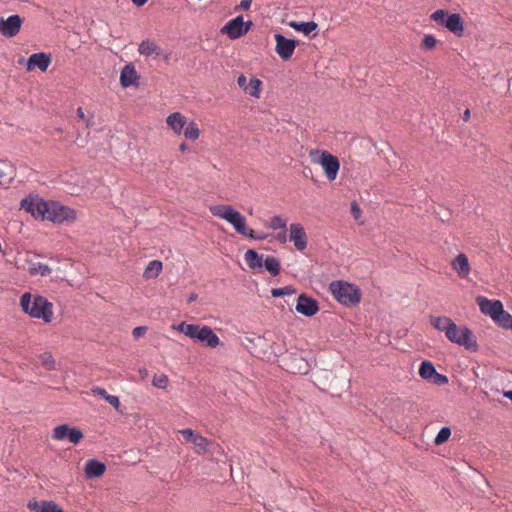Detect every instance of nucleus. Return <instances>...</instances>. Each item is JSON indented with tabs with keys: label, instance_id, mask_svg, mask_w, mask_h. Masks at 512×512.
I'll use <instances>...</instances> for the list:
<instances>
[{
	"label": "nucleus",
	"instance_id": "1",
	"mask_svg": "<svg viewBox=\"0 0 512 512\" xmlns=\"http://www.w3.org/2000/svg\"><path fill=\"white\" fill-rule=\"evenodd\" d=\"M22 310L29 316L42 319L50 323L53 318V304L41 295L33 296L30 292L24 293L20 298Z\"/></svg>",
	"mask_w": 512,
	"mask_h": 512
},
{
	"label": "nucleus",
	"instance_id": "2",
	"mask_svg": "<svg viewBox=\"0 0 512 512\" xmlns=\"http://www.w3.org/2000/svg\"><path fill=\"white\" fill-rule=\"evenodd\" d=\"M177 330L185 336L193 339L194 341L203 343L207 347L215 348L220 345L219 337L214 333L209 326H200L197 324H188L181 322L177 326Z\"/></svg>",
	"mask_w": 512,
	"mask_h": 512
},
{
	"label": "nucleus",
	"instance_id": "3",
	"mask_svg": "<svg viewBox=\"0 0 512 512\" xmlns=\"http://www.w3.org/2000/svg\"><path fill=\"white\" fill-rule=\"evenodd\" d=\"M329 290L339 303L347 307H354L359 304L362 296L361 290L358 286L345 281L331 282Z\"/></svg>",
	"mask_w": 512,
	"mask_h": 512
},
{
	"label": "nucleus",
	"instance_id": "4",
	"mask_svg": "<svg viewBox=\"0 0 512 512\" xmlns=\"http://www.w3.org/2000/svg\"><path fill=\"white\" fill-rule=\"evenodd\" d=\"M446 338L459 346H463L470 352H477L479 345L476 337L467 326L459 327L453 320L446 326Z\"/></svg>",
	"mask_w": 512,
	"mask_h": 512
},
{
	"label": "nucleus",
	"instance_id": "5",
	"mask_svg": "<svg viewBox=\"0 0 512 512\" xmlns=\"http://www.w3.org/2000/svg\"><path fill=\"white\" fill-rule=\"evenodd\" d=\"M431 20L439 25L447 28L457 37H462L464 34V22L460 14L449 13L447 10L438 9L430 16Z\"/></svg>",
	"mask_w": 512,
	"mask_h": 512
},
{
	"label": "nucleus",
	"instance_id": "6",
	"mask_svg": "<svg viewBox=\"0 0 512 512\" xmlns=\"http://www.w3.org/2000/svg\"><path fill=\"white\" fill-rule=\"evenodd\" d=\"M21 209L30 213L35 219L46 220L47 211H49V201L36 197H27L21 200Z\"/></svg>",
	"mask_w": 512,
	"mask_h": 512
},
{
	"label": "nucleus",
	"instance_id": "7",
	"mask_svg": "<svg viewBox=\"0 0 512 512\" xmlns=\"http://www.w3.org/2000/svg\"><path fill=\"white\" fill-rule=\"evenodd\" d=\"M283 367L290 373L305 375L309 372L310 365L299 353H285L281 359Z\"/></svg>",
	"mask_w": 512,
	"mask_h": 512
},
{
	"label": "nucleus",
	"instance_id": "8",
	"mask_svg": "<svg viewBox=\"0 0 512 512\" xmlns=\"http://www.w3.org/2000/svg\"><path fill=\"white\" fill-rule=\"evenodd\" d=\"M75 218V210L62 205L58 201H49V211H47L46 220L54 223H63L64 221H73Z\"/></svg>",
	"mask_w": 512,
	"mask_h": 512
},
{
	"label": "nucleus",
	"instance_id": "9",
	"mask_svg": "<svg viewBox=\"0 0 512 512\" xmlns=\"http://www.w3.org/2000/svg\"><path fill=\"white\" fill-rule=\"evenodd\" d=\"M52 438L59 441H68L77 445L84 438L83 432L78 427L61 424L53 429Z\"/></svg>",
	"mask_w": 512,
	"mask_h": 512
},
{
	"label": "nucleus",
	"instance_id": "10",
	"mask_svg": "<svg viewBox=\"0 0 512 512\" xmlns=\"http://www.w3.org/2000/svg\"><path fill=\"white\" fill-rule=\"evenodd\" d=\"M276 46L275 51L283 61L291 59L295 48L298 46V41L295 39L286 38L280 33L274 35Z\"/></svg>",
	"mask_w": 512,
	"mask_h": 512
},
{
	"label": "nucleus",
	"instance_id": "11",
	"mask_svg": "<svg viewBox=\"0 0 512 512\" xmlns=\"http://www.w3.org/2000/svg\"><path fill=\"white\" fill-rule=\"evenodd\" d=\"M23 19L17 15H10L7 19L0 17V34L7 38L16 36L22 26Z\"/></svg>",
	"mask_w": 512,
	"mask_h": 512
},
{
	"label": "nucleus",
	"instance_id": "12",
	"mask_svg": "<svg viewBox=\"0 0 512 512\" xmlns=\"http://www.w3.org/2000/svg\"><path fill=\"white\" fill-rule=\"evenodd\" d=\"M319 163L321 164L328 180H335L340 168V162L338 158L328 151H323L319 158Z\"/></svg>",
	"mask_w": 512,
	"mask_h": 512
},
{
	"label": "nucleus",
	"instance_id": "13",
	"mask_svg": "<svg viewBox=\"0 0 512 512\" xmlns=\"http://www.w3.org/2000/svg\"><path fill=\"white\" fill-rule=\"evenodd\" d=\"M296 311L304 316H314L319 311L318 301L305 293L298 296Z\"/></svg>",
	"mask_w": 512,
	"mask_h": 512
},
{
	"label": "nucleus",
	"instance_id": "14",
	"mask_svg": "<svg viewBox=\"0 0 512 512\" xmlns=\"http://www.w3.org/2000/svg\"><path fill=\"white\" fill-rule=\"evenodd\" d=\"M243 27V16H237L228 21L220 30L224 35H227L229 39L235 40L244 35Z\"/></svg>",
	"mask_w": 512,
	"mask_h": 512
},
{
	"label": "nucleus",
	"instance_id": "15",
	"mask_svg": "<svg viewBox=\"0 0 512 512\" xmlns=\"http://www.w3.org/2000/svg\"><path fill=\"white\" fill-rule=\"evenodd\" d=\"M290 241L294 242L297 250L303 251L307 247L308 239L304 227L300 223L290 225Z\"/></svg>",
	"mask_w": 512,
	"mask_h": 512
},
{
	"label": "nucleus",
	"instance_id": "16",
	"mask_svg": "<svg viewBox=\"0 0 512 512\" xmlns=\"http://www.w3.org/2000/svg\"><path fill=\"white\" fill-rule=\"evenodd\" d=\"M476 302L479 305L480 311L485 315H489L493 320L503 308L501 301L489 300L483 296H478Z\"/></svg>",
	"mask_w": 512,
	"mask_h": 512
},
{
	"label": "nucleus",
	"instance_id": "17",
	"mask_svg": "<svg viewBox=\"0 0 512 512\" xmlns=\"http://www.w3.org/2000/svg\"><path fill=\"white\" fill-rule=\"evenodd\" d=\"M246 341L250 344L247 348L250 349L251 354L257 357H264L267 353L269 344L264 336L254 335L252 337H245Z\"/></svg>",
	"mask_w": 512,
	"mask_h": 512
},
{
	"label": "nucleus",
	"instance_id": "18",
	"mask_svg": "<svg viewBox=\"0 0 512 512\" xmlns=\"http://www.w3.org/2000/svg\"><path fill=\"white\" fill-rule=\"evenodd\" d=\"M51 63V57L49 54L44 52H38L32 54L27 62V70L32 71L36 67L39 68L42 72H45Z\"/></svg>",
	"mask_w": 512,
	"mask_h": 512
},
{
	"label": "nucleus",
	"instance_id": "19",
	"mask_svg": "<svg viewBox=\"0 0 512 512\" xmlns=\"http://www.w3.org/2000/svg\"><path fill=\"white\" fill-rule=\"evenodd\" d=\"M138 52L144 56L155 55L156 57L163 56L165 61L169 60V54H164L162 48L156 45L150 39L143 40L138 47Z\"/></svg>",
	"mask_w": 512,
	"mask_h": 512
},
{
	"label": "nucleus",
	"instance_id": "20",
	"mask_svg": "<svg viewBox=\"0 0 512 512\" xmlns=\"http://www.w3.org/2000/svg\"><path fill=\"white\" fill-rule=\"evenodd\" d=\"M187 442L193 443L197 448L202 451H207L209 441L202 435L195 434L193 430L187 428L179 431Z\"/></svg>",
	"mask_w": 512,
	"mask_h": 512
},
{
	"label": "nucleus",
	"instance_id": "21",
	"mask_svg": "<svg viewBox=\"0 0 512 512\" xmlns=\"http://www.w3.org/2000/svg\"><path fill=\"white\" fill-rule=\"evenodd\" d=\"M84 471L87 478H98L105 473L106 465L97 459H89L86 462Z\"/></svg>",
	"mask_w": 512,
	"mask_h": 512
},
{
	"label": "nucleus",
	"instance_id": "22",
	"mask_svg": "<svg viewBox=\"0 0 512 512\" xmlns=\"http://www.w3.org/2000/svg\"><path fill=\"white\" fill-rule=\"evenodd\" d=\"M139 76L133 64H127L121 71L120 84L123 88L136 84Z\"/></svg>",
	"mask_w": 512,
	"mask_h": 512
},
{
	"label": "nucleus",
	"instance_id": "23",
	"mask_svg": "<svg viewBox=\"0 0 512 512\" xmlns=\"http://www.w3.org/2000/svg\"><path fill=\"white\" fill-rule=\"evenodd\" d=\"M166 122L177 135H180L187 124V118L181 113L175 112L167 117Z\"/></svg>",
	"mask_w": 512,
	"mask_h": 512
},
{
	"label": "nucleus",
	"instance_id": "24",
	"mask_svg": "<svg viewBox=\"0 0 512 512\" xmlns=\"http://www.w3.org/2000/svg\"><path fill=\"white\" fill-rule=\"evenodd\" d=\"M452 266L462 278L467 277L470 272L468 257L463 253H460L454 258Z\"/></svg>",
	"mask_w": 512,
	"mask_h": 512
},
{
	"label": "nucleus",
	"instance_id": "25",
	"mask_svg": "<svg viewBox=\"0 0 512 512\" xmlns=\"http://www.w3.org/2000/svg\"><path fill=\"white\" fill-rule=\"evenodd\" d=\"M210 212L213 216L228 221L233 217L237 210H235L231 205L219 204L211 206Z\"/></svg>",
	"mask_w": 512,
	"mask_h": 512
},
{
	"label": "nucleus",
	"instance_id": "26",
	"mask_svg": "<svg viewBox=\"0 0 512 512\" xmlns=\"http://www.w3.org/2000/svg\"><path fill=\"white\" fill-rule=\"evenodd\" d=\"M245 260L249 268L261 272L263 270V256L256 250L249 249L245 253Z\"/></svg>",
	"mask_w": 512,
	"mask_h": 512
},
{
	"label": "nucleus",
	"instance_id": "27",
	"mask_svg": "<svg viewBox=\"0 0 512 512\" xmlns=\"http://www.w3.org/2000/svg\"><path fill=\"white\" fill-rule=\"evenodd\" d=\"M227 222L230 223L234 227L235 231L237 233H239L240 235H242V236L247 235L249 228L246 226L245 217L239 211H237L233 215V217L230 220H228Z\"/></svg>",
	"mask_w": 512,
	"mask_h": 512
},
{
	"label": "nucleus",
	"instance_id": "28",
	"mask_svg": "<svg viewBox=\"0 0 512 512\" xmlns=\"http://www.w3.org/2000/svg\"><path fill=\"white\" fill-rule=\"evenodd\" d=\"M289 26L298 32H302L304 35H309L314 30L317 29L318 24L315 23L314 21H309V22L291 21L289 23Z\"/></svg>",
	"mask_w": 512,
	"mask_h": 512
},
{
	"label": "nucleus",
	"instance_id": "29",
	"mask_svg": "<svg viewBox=\"0 0 512 512\" xmlns=\"http://www.w3.org/2000/svg\"><path fill=\"white\" fill-rule=\"evenodd\" d=\"M434 374H436V368L431 361L424 360L419 367V375L424 380L430 381Z\"/></svg>",
	"mask_w": 512,
	"mask_h": 512
},
{
	"label": "nucleus",
	"instance_id": "30",
	"mask_svg": "<svg viewBox=\"0 0 512 512\" xmlns=\"http://www.w3.org/2000/svg\"><path fill=\"white\" fill-rule=\"evenodd\" d=\"M162 262L159 260H152L145 268L143 276L147 279L156 278L162 270Z\"/></svg>",
	"mask_w": 512,
	"mask_h": 512
},
{
	"label": "nucleus",
	"instance_id": "31",
	"mask_svg": "<svg viewBox=\"0 0 512 512\" xmlns=\"http://www.w3.org/2000/svg\"><path fill=\"white\" fill-rule=\"evenodd\" d=\"M452 321L451 318L446 316H429L430 324L438 331L446 332V326Z\"/></svg>",
	"mask_w": 512,
	"mask_h": 512
},
{
	"label": "nucleus",
	"instance_id": "32",
	"mask_svg": "<svg viewBox=\"0 0 512 512\" xmlns=\"http://www.w3.org/2000/svg\"><path fill=\"white\" fill-rule=\"evenodd\" d=\"M264 267L272 276H277L281 270L279 259L273 256H268L265 259Z\"/></svg>",
	"mask_w": 512,
	"mask_h": 512
},
{
	"label": "nucleus",
	"instance_id": "33",
	"mask_svg": "<svg viewBox=\"0 0 512 512\" xmlns=\"http://www.w3.org/2000/svg\"><path fill=\"white\" fill-rule=\"evenodd\" d=\"M494 321L504 329H512V315L502 308Z\"/></svg>",
	"mask_w": 512,
	"mask_h": 512
},
{
	"label": "nucleus",
	"instance_id": "34",
	"mask_svg": "<svg viewBox=\"0 0 512 512\" xmlns=\"http://www.w3.org/2000/svg\"><path fill=\"white\" fill-rule=\"evenodd\" d=\"M29 273L31 275L47 276L51 273V268L44 263H32L29 267Z\"/></svg>",
	"mask_w": 512,
	"mask_h": 512
},
{
	"label": "nucleus",
	"instance_id": "35",
	"mask_svg": "<svg viewBox=\"0 0 512 512\" xmlns=\"http://www.w3.org/2000/svg\"><path fill=\"white\" fill-rule=\"evenodd\" d=\"M199 135H200V130L195 122L191 121L188 124H186V126L184 128L185 138L194 141L199 138Z\"/></svg>",
	"mask_w": 512,
	"mask_h": 512
},
{
	"label": "nucleus",
	"instance_id": "36",
	"mask_svg": "<svg viewBox=\"0 0 512 512\" xmlns=\"http://www.w3.org/2000/svg\"><path fill=\"white\" fill-rule=\"evenodd\" d=\"M262 85L261 80L256 77H252L248 83V87L246 88V93L253 97H259L260 94V86Z\"/></svg>",
	"mask_w": 512,
	"mask_h": 512
},
{
	"label": "nucleus",
	"instance_id": "37",
	"mask_svg": "<svg viewBox=\"0 0 512 512\" xmlns=\"http://www.w3.org/2000/svg\"><path fill=\"white\" fill-rule=\"evenodd\" d=\"M450 436H451V429L447 426L442 427L440 429V431L438 432V434L436 435L434 443L436 445H441V444L445 443L449 439Z\"/></svg>",
	"mask_w": 512,
	"mask_h": 512
},
{
	"label": "nucleus",
	"instance_id": "38",
	"mask_svg": "<svg viewBox=\"0 0 512 512\" xmlns=\"http://www.w3.org/2000/svg\"><path fill=\"white\" fill-rule=\"evenodd\" d=\"M42 365L48 369L53 370L55 368V359L50 352H44L40 355Z\"/></svg>",
	"mask_w": 512,
	"mask_h": 512
},
{
	"label": "nucleus",
	"instance_id": "39",
	"mask_svg": "<svg viewBox=\"0 0 512 512\" xmlns=\"http://www.w3.org/2000/svg\"><path fill=\"white\" fill-rule=\"evenodd\" d=\"M436 43V38L433 35L428 34L424 36L420 48L424 51L431 50L436 46Z\"/></svg>",
	"mask_w": 512,
	"mask_h": 512
},
{
	"label": "nucleus",
	"instance_id": "40",
	"mask_svg": "<svg viewBox=\"0 0 512 512\" xmlns=\"http://www.w3.org/2000/svg\"><path fill=\"white\" fill-rule=\"evenodd\" d=\"M296 292V289L293 286H285L281 288H274L271 291L273 297H280L284 295H292Z\"/></svg>",
	"mask_w": 512,
	"mask_h": 512
},
{
	"label": "nucleus",
	"instance_id": "41",
	"mask_svg": "<svg viewBox=\"0 0 512 512\" xmlns=\"http://www.w3.org/2000/svg\"><path fill=\"white\" fill-rule=\"evenodd\" d=\"M269 227L272 228L273 230L286 229V220H284L280 216H273L271 218Z\"/></svg>",
	"mask_w": 512,
	"mask_h": 512
},
{
	"label": "nucleus",
	"instance_id": "42",
	"mask_svg": "<svg viewBox=\"0 0 512 512\" xmlns=\"http://www.w3.org/2000/svg\"><path fill=\"white\" fill-rule=\"evenodd\" d=\"M152 384H153V386H155L157 388L165 389L168 384V377L165 374H161L159 376H154L153 380H152Z\"/></svg>",
	"mask_w": 512,
	"mask_h": 512
},
{
	"label": "nucleus",
	"instance_id": "43",
	"mask_svg": "<svg viewBox=\"0 0 512 512\" xmlns=\"http://www.w3.org/2000/svg\"><path fill=\"white\" fill-rule=\"evenodd\" d=\"M430 382L438 386L445 385L448 383V377L436 371Z\"/></svg>",
	"mask_w": 512,
	"mask_h": 512
},
{
	"label": "nucleus",
	"instance_id": "44",
	"mask_svg": "<svg viewBox=\"0 0 512 512\" xmlns=\"http://www.w3.org/2000/svg\"><path fill=\"white\" fill-rule=\"evenodd\" d=\"M106 401L112 405L116 410H120V406H121V403H120V400H119V397L117 396H114V395H109L106 397Z\"/></svg>",
	"mask_w": 512,
	"mask_h": 512
},
{
	"label": "nucleus",
	"instance_id": "45",
	"mask_svg": "<svg viewBox=\"0 0 512 512\" xmlns=\"http://www.w3.org/2000/svg\"><path fill=\"white\" fill-rule=\"evenodd\" d=\"M147 327L146 326H138V327H135L132 331V335L134 336V338L138 339L140 337H142L143 335H145V333L147 332Z\"/></svg>",
	"mask_w": 512,
	"mask_h": 512
},
{
	"label": "nucleus",
	"instance_id": "46",
	"mask_svg": "<svg viewBox=\"0 0 512 512\" xmlns=\"http://www.w3.org/2000/svg\"><path fill=\"white\" fill-rule=\"evenodd\" d=\"M245 237L254 239V240H263L267 237V235L259 234V233H256L254 230L249 229V231L247 232V235Z\"/></svg>",
	"mask_w": 512,
	"mask_h": 512
},
{
	"label": "nucleus",
	"instance_id": "47",
	"mask_svg": "<svg viewBox=\"0 0 512 512\" xmlns=\"http://www.w3.org/2000/svg\"><path fill=\"white\" fill-rule=\"evenodd\" d=\"M351 214L355 219L361 216V209L355 201L351 203Z\"/></svg>",
	"mask_w": 512,
	"mask_h": 512
},
{
	"label": "nucleus",
	"instance_id": "48",
	"mask_svg": "<svg viewBox=\"0 0 512 512\" xmlns=\"http://www.w3.org/2000/svg\"><path fill=\"white\" fill-rule=\"evenodd\" d=\"M92 392L96 395H99L101 396L102 398H104L106 400V397L109 396L110 394L107 393V391L104 389V388H101V387H95L92 389Z\"/></svg>",
	"mask_w": 512,
	"mask_h": 512
},
{
	"label": "nucleus",
	"instance_id": "49",
	"mask_svg": "<svg viewBox=\"0 0 512 512\" xmlns=\"http://www.w3.org/2000/svg\"><path fill=\"white\" fill-rule=\"evenodd\" d=\"M237 83H238L239 87L244 89V91L246 92V88L248 87V84H247V79L243 74H241L238 77Z\"/></svg>",
	"mask_w": 512,
	"mask_h": 512
},
{
	"label": "nucleus",
	"instance_id": "50",
	"mask_svg": "<svg viewBox=\"0 0 512 512\" xmlns=\"http://www.w3.org/2000/svg\"><path fill=\"white\" fill-rule=\"evenodd\" d=\"M252 4V0H241L240 8L243 10H248Z\"/></svg>",
	"mask_w": 512,
	"mask_h": 512
},
{
	"label": "nucleus",
	"instance_id": "51",
	"mask_svg": "<svg viewBox=\"0 0 512 512\" xmlns=\"http://www.w3.org/2000/svg\"><path fill=\"white\" fill-rule=\"evenodd\" d=\"M253 26V22L252 21H247V22H244L243 21V27H242V30H244V35L251 29V27Z\"/></svg>",
	"mask_w": 512,
	"mask_h": 512
},
{
	"label": "nucleus",
	"instance_id": "52",
	"mask_svg": "<svg viewBox=\"0 0 512 512\" xmlns=\"http://www.w3.org/2000/svg\"><path fill=\"white\" fill-rule=\"evenodd\" d=\"M276 238L279 242L285 243L286 242V231L284 230L283 232L279 233Z\"/></svg>",
	"mask_w": 512,
	"mask_h": 512
},
{
	"label": "nucleus",
	"instance_id": "53",
	"mask_svg": "<svg viewBox=\"0 0 512 512\" xmlns=\"http://www.w3.org/2000/svg\"><path fill=\"white\" fill-rule=\"evenodd\" d=\"M198 298V295L196 293H191L187 299V303L191 304Z\"/></svg>",
	"mask_w": 512,
	"mask_h": 512
},
{
	"label": "nucleus",
	"instance_id": "54",
	"mask_svg": "<svg viewBox=\"0 0 512 512\" xmlns=\"http://www.w3.org/2000/svg\"><path fill=\"white\" fill-rule=\"evenodd\" d=\"M469 118H470V110H469V109H466V110L464 111V113H463L462 119H463L464 121H468V120H469Z\"/></svg>",
	"mask_w": 512,
	"mask_h": 512
},
{
	"label": "nucleus",
	"instance_id": "55",
	"mask_svg": "<svg viewBox=\"0 0 512 512\" xmlns=\"http://www.w3.org/2000/svg\"><path fill=\"white\" fill-rule=\"evenodd\" d=\"M136 6H143L148 0H132Z\"/></svg>",
	"mask_w": 512,
	"mask_h": 512
},
{
	"label": "nucleus",
	"instance_id": "56",
	"mask_svg": "<svg viewBox=\"0 0 512 512\" xmlns=\"http://www.w3.org/2000/svg\"><path fill=\"white\" fill-rule=\"evenodd\" d=\"M77 116L80 118V119H84L85 115H84V112H83V109L81 107H79L77 109Z\"/></svg>",
	"mask_w": 512,
	"mask_h": 512
},
{
	"label": "nucleus",
	"instance_id": "57",
	"mask_svg": "<svg viewBox=\"0 0 512 512\" xmlns=\"http://www.w3.org/2000/svg\"><path fill=\"white\" fill-rule=\"evenodd\" d=\"M188 149V146L186 143H181L180 146H179V150L181 152H185L186 150Z\"/></svg>",
	"mask_w": 512,
	"mask_h": 512
},
{
	"label": "nucleus",
	"instance_id": "58",
	"mask_svg": "<svg viewBox=\"0 0 512 512\" xmlns=\"http://www.w3.org/2000/svg\"><path fill=\"white\" fill-rule=\"evenodd\" d=\"M504 396L512 401V390L505 392Z\"/></svg>",
	"mask_w": 512,
	"mask_h": 512
},
{
	"label": "nucleus",
	"instance_id": "59",
	"mask_svg": "<svg viewBox=\"0 0 512 512\" xmlns=\"http://www.w3.org/2000/svg\"><path fill=\"white\" fill-rule=\"evenodd\" d=\"M3 176V173L0 171V178Z\"/></svg>",
	"mask_w": 512,
	"mask_h": 512
}]
</instances>
